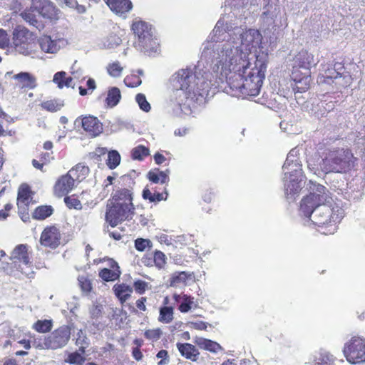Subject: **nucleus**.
Returning <instances> with one entry per match:
<instances>
[{
    "mask_svg": "<svg viewBox=\"0 0 365 365\" xmlns=\"http://www.w3.org/2000/svg\"><path fill=\"white\" fill-rule=\"evenodd\" d=\"M78 284L83 292H88L91 289V284L87 277L81 275L78 277Z\"/></svg>",
    "mask_w": 365,
    "mask_h": 365,
    "instance_id": "obj_46",
    "label": "nucleus"
},
{
    "mask_svg": "<svg viewBox=\"0 0 365 365\" xmlns=\"http://www.w3.org/2000/svg\"><path fill=\"white\" fill-rule=\"evenodd\" d=\"M190 324V327L198 330H205L208 326V323L202 321L192 322Z\"/></svg>",
    "mask_w": 365,
    "mask_h": 365,
    "instance_id": "obj_56",
    "label": "nucleus"
},
{
    "mask_svg": "<svg viewBox=\"0 0 365 365\" xmlns=\"http://www.w3.org/2000/svg\"><path fill=\"white\" fill-rule=\"evenodd\" d=\"M83 130L91 137H96L103 131V125L93 116H85L81 119Z\"/></svg>",
    "mask_w": 365,
    "mask_h": 365,
    "instance_id": "obj_19",
    "label": "nucleus"
},
{
    "mask_svg": "<svg viewBox=\"0 0 365 365\" xmlns=\"http://www.w3.org/2000/svg\"><path fill=\"white\" fill-rule=\"evenodd\" d=\"M113 290L116 297L119 299L121 303H123L130 297L133 288L129 285L121 284H115L113 287Z\"/></svg>",
    "mask_w": 365,
    "mask_h": 365,
    "instance_id": "obj_28",
    "label": "nucleus"
},
{
    "mask_svg": "<svg viewBox=\"0 0 365 365\" xmlns=\"http://www.w3.org/2000/svg\"><path fill=\"white\" fill-rule=\"evenodd\" d=\"M106 214V222L112 227H115L125 220H130L134 215V207L128 205H114L108 203Z\"/></svg>",
    "mask_w": 365,
    "mask_h": 365,
    "instance_id": "obj_10",
    "label": "nucleus"
},
{
    "mask_svg": "<svg viewBox=\"0 0 365 365\" xmlns=\"http://www.w3.org/2000/svg\"><path fill=\"white\" fill-rule=\"evenodd\" d=\"M108 203L114 205L118 203L134 207L133 204V192L127 188H118L113 192L111 198L108 200Z\"/></svg>",
    "mask_w": 365,
    "mask_h": 365,
    "instance_id": "obj_17",
    "label": "nucleus"
},
{
    "mask_svg": "<svg viewBox=\"0 0 365 365\" xmlns=\"http://www.w3.org/2000/svg\"><path fill=\"white\" fill-rule=\"evenodd\" d=\"M298 155L299 150L297 148L292 149L282 166L284 193L287 198L290 200L295 199L304 183L305 177L302 174V164Z\"/></svg>",
    "mask_w": 365,
    "mask_h": 365,
    "instance_id": "obj_4",
    "label": "nucleus"
},
{
    "mask_svg": "<svg viewBox=\"0 0 365 365\" xmlns=\"http://www.w3.org/2000/svg\"><path fill=\"white\" fill-rule=\"evenodd\" d=\"M120 162V155L116 150H111L108 153L107 165L110 169L115 168Z\"/></svg>",
    "mask_w": 365,
    "mask_h": 365,
    "instance_id": "obj_39",
    "label": "nucleus"
},
{
    "mask_svg": "<svg viewBox=\"0 0 365 365\" xmlns=\"http://www.w3.org/2000/svg\"><path fill=\"white\" fill-rule=\"evenodd\" d=\"M132 30L136 36L135 48L148 56L160 51V43L155 29L150 24L141 20L135 21Z\"/></svg>",
    "mask_w": 365,
    "mask_h": 365,
    "instance_id": "obj_6",
    "label": "nucleus"
},
{
    "mask_svg": "<svg viewBox=\"0 0 365 365\" xmlns=\"http://www.w3.org/2000/svg\"><path fill=\"white\" fill-rule=\"evenodd\" d=\"M61 235L56 226L46 227L42 232L40 237L41 245L56 249L61 244Z\"/></svg>",
    "mask_w": 365,
    "mask_h": 365,
    "instance_id": "obj_13",
    "label": "nucleus"
},
{
    "mask_svg": "<svg viewBox=\"0 0 365 365\" xmlns=\"http://www.w3.org/2000/svg\"><path fill=\"white\" fill-rule=\"evenodd\" d=\"M76 344L79 346V351L85 353L86 347L89 344V340L86 331L83 329L78 330L75 335Z\"/></svg>",
    "mask_w": 365,
    "mask_h": 365,
    "instance_id": "obj_32",
    "label": "nucleus"
},
{
    "mask_svg": "<svg viewBox=\"0 0 365 365\" xmlns=\"http://www.w3.org/2000/svg\"><path fill=\"white\" fill-rule=\"evenodd\" d=\"M346 360L353 364L365 361V343L359 337H352L344 344L343 349Z\"/></svg>",
    "mask_w": 365,
    "mask_h": 365,
    "instance_id": "obj_11",
    "label": "nucleus"
},
{
    "mask_svg": "<svg viewBox=\"0 0 365 365\" xmlns=\"http://www.w3.org/2000/svg\"><path fill=\"white\" fill-rule=\"evenodd\" d=\"M161 334L160 329H155L145 331L144 335L148 339L156 341L160 338Z\"/></svg>",
    "mask_w": 365,
    "mask_h": 365,
    "instance_id": "obj_45",
    "label": "nucleus"
},
{
    "mask_svg": "<svg viewBox=\"0 0 365 365\" xmlns=\"http://www.w3.org/2000/svg\"><path fill=\"white\" fill-rule=\"evenodd\" d=\"M165 158L162 154L157 153L154 155V160L156 164L160 165L165 161Z\"/></svg>",
    "mask_w": 365,
    "mask_h": 365,
    "instance_id": "obj_63",
    "label": "nucleus"
},
{
    "mask_svg": "<svg viewBox=\"0 0 365 365\" xmlns=\"http://www.w3.org/2000/svg\"><path fill=\"white\" fill-rule=\"evenodd\" d=\"M14 78L19 81L21 88H34L36 86V78L29 73L21 72L16 74Z\"/></svg>",
    "mask_w": 365,
    "mask_h": 365,
    "instance_id": "obj_27",
    "label": "nucleus"
},
{
    "mask_svg": "<svg viewBox=\"0 0 365 365\" xmlns=\"http://www.w3.org/2000/svg\"><path fill=\"white\" fill-rule=\"evenodd\" d=\"M188 274L185 272H181L178 274H173L172 277L170 285L174 287L177 286L178 284L181 282H185V281L187 279Z\"/></svg>",
    "mask_w": 365,
    "mask_h": 365,
    "instance_id": "obj_44",
    "label": "nucleus"
},
{
    "mask_svg": "<svg viewBox=\"0 0 365 365\" xmlns=\"http://www.w3.org/2000/svg\"><path fill=\"white\" fill-rule=\"evenodd\" d=\"M151 247L152 242L148 239L138 238L135 240V247L140 252H143Z\"/></svg>",
    "mask_w": 365,
    "mask_h": 365,
    "instance_id": "obj_43",
    "label": "nucleus"
},
{
    "mask_svg": "<svg viewBox=\"0 0 365 365\" xmlns=\"http://www.w3.org/2000/svg\"><path fill=\"white\" fill-rule=\"evenodd\" d=\"M157 358L160 359V361H158V365H166L169 363V356L168 353L166 350L162 349L156 355Z\"/></svg>",
    "mask_w": 365,
    "mask_h": 365,
    "instance_id": "obj_52",
    "label": "nucleus"
},
{
    "mask_svg": "<svg viewBox=\"0 0 365 365\" xmlns=\"http://www.w3.org/2000/svg\"><path fill=\"white\" fill-rule=\"evenodd\" d=\"M66 74V72L60 71L57 72L53 76V82L58 85L59 88L64 87Z\"/></svg>",
    "mask_w": 365,
    "mask_h": 365,
    "instance_id": "obj_51",
    "label": "nucleus"
},
{
    "mask_svg": "<svg viewBox=\"0 0 365 365\" xmlns=\"http://www.w3.org/2000/svg\"><path fill=\"white\" fill-rule=\"evenodd\" d=\"M131 155L134 160H141L149 155V150L145 146L138 145L132 150Z\"/></svg>",
    "mask_w": 365,
    "mask_h": 365,
    "instance_id": "obj_41",
    "label": "nucleus"
},
{
    "mask_svg": "<svg viewBox=\"0 0 365 365\" xmlns=\"http://www.w3.org/2000/svg\"><path fill=\"white\" fill-rule=\"evenodd\" d=\"M65 41L62 38L53 39L50 36H43L38 39V44L41 50L48 53H56Z\"/></svg>",
    "mask_w": 365,
    "mask_h": 365,
    "instance_id": "obj_18",
    "label": "nucleus"
},
{
    "mask_svg": "<svg viewBox=\"0 0 365 365\" xmlns=\"http://www.w3.org/2000/svg\"><path fill=\"white\" fill-rule=\"evenodd\" d=\"M106 3L111 11L119 15L128 12L133 6L130 0H106Z\"/></svg>",
    "mask_w": 365,
    "mask_h": 365,
    "instance_id": "obj_21",
    "label": "nucleus"
},
{
    "mask_svg": "<svg viewBox=\"0 0 365 365\" xmlns=\"http://www.w3.org/2000/svg\"><path fill=\"white\" fill-rule=\"evenodd\" d=\"M53 209L50 205H42L36 207L33 212V217L36 220H44L53 213Z\"/></svg>",
    "mask_w": 365,
    "mask_h": 365,
    "instance_id": "obj_31",
    "label": "nucleus"
},
{
    "mask_svg": "<svg viewBox=\"0 0 365 365\" xmlns=\"http://www.w3.org/2000/svg\"><path fill=\"white\" fill-rule=\"evenodd\" d=\"M53 322L51 320H38L33 324V329L39 333H46L52 329Z\"/></svg>",
    "mask_w": 365,
    "mask_h": 365,
    "instance_id": "obj_34",
    "label": "nucleus"
},
{
    "mask_svg": "<svg viewBox=\"0 0 365 365\" xmlns=\"http://www.w3.org/2000/svg\"><path fill=\"white\" fill-rule=\"evenodd\" d=\"M173 319V309L170 307H163L160 309L159 321L163 323H170Z\"/></svg>",
    "mask_w": 365,
    "mask_h": 365,
    "instance_id": "obj_36",
    "label": "nucleus"
},
{
    "mask_svg": "<svg viewBox=\"0 0 365 365\" xmlns=\"http://www.w3.org/2000/svg\"><path fill=\"white\" fill-rule=\"evenodd\" d=\"M31 9H34L39 16L52 19L56 16V9L48 0H31Z\"/></svg>",
    "mask_w": 365,
    "mask_h": 365,
    "instance_id": "obj_15",
    "label": "nucleus"
},
{
    "mask_svg": "<svg viewBox=\"0 0 365 365\" xmlns=\"http://www.w3.org/2000/svg\"><path fill=\"white\" fill-rule=\"evenodd\" d=\"M257 0H226L225 6H229L231 8L234 7L235 9H238L240 6H247L248 5H255Z\"/></svg>",
    "mask_w": 365,
    "mask_h": 365,
    "instance_id": "obj_40",
    "label": "nucleus"
},
{
    "mask_svg": "<svg viewBox=\"0 0 365 365\" xmlns=\"http://www.w3.org/2000/svg\"><path fill=\"white\" fill-rule=\"evenodd\" d=\"M158 240L160 243H164L167 246H174V242H175L171 237L165 234L160 235L158 237Z\"/></svg>",
    "mask_w": 365,
    "mask_h": 365,
    "instance_id": "obj_55",
    "label": "nucleus"
},
{
    "mask_svg": "<svg viewBox=\"0 0 365 365\" xmlns=\"http://www.w3.org/2000/svg\"><path fill=\"white\" fill-rule=\"evenodd\" d=\"M110 267L112 269L105 268L103 269L99 273V276L103 280L107 282L115 280L120 277V274L119 267L115 261L111 262Z\"/></svg>",
    "mask_w": 365,
    "mask_h": 365,
    "instance_id": "obj_24",
    "label": "nucleus"
},
{
    "mask_svg": "<svg viewBox=\"0 0 365 365\" xmlns=\"http://www.w3.org/2000/svg\"><path fill=\"white\" fill-rule=\"evenodd\" d=\"M169 170L160 171L159 169L150 170L148 173V178L153 183L167 184L169 182Z\"/></svg>",
    "mask_w": 365,
    "mask_h": 365,
    "instance_id": "obj_26",
    "label": "nucleus"
},
{
    "mask_svg": "<svg viewBox=\"0 0 365 365\" xmlns=\"http://www.w3.org/2000/svg\"><path fill=\"white\" fill-rule=\"evenodd\" d=\"M314 365H331L330 360L327 356H320L319 358H317L315 360Z\"/></svg>",
    "mask_w": 365,
    "mask_h": 365,
    "instance_id": "obj_59",
    "label": "nucleus"
},
{
    "mask_svg": "<svg viewBox=\"0 0 365 365\" xmlns=\"http://www.w3.org/2000/svg\"><path fill=\"white\" fill-rule=\"evenodd\" d=\"M176 346L181 356L192 361H196L200 355L198 349L189 343H177Z\"/></svg>",
    "mask_w": 365,
    "mask_h": 365,
    "instance_id": "obj_20",
    "label": "nucleus"
},
{
    "mask_svg": "<svg viewBox=\"0 0 365 365\" xmlns=\"http://www.w3.org/2000/svg\"><path fill=\"white\" fill-rule=\"evenodd\" d=\"M318 63L312 53L307 51H299L294 58L291 78L294 82L293 90L303 93L309 88L311 78L310 68Z\"/></svg>",
    "mask_w": 365,
    "mask_h": 365,
    "instance_id": "obj_5",
    "label": "nucleus"
},
{
    "mask_svg": "<svg viewBox=\"0 0 365 365\" xmlns=\"http://www.w3.org/2000/svg\"><path fill=\"white\" fill-rule=\"evenodd\" d=\"M51 155L52 153H42L41 155V161L43 162L44 164L49 163L53 159Z\"/></svg>",
    "mask_w": 365,
    "mask_h": 365,
    "instance_id": "obj_62",
    "label": "nucleus"
},
{
    "mask_svg": "<svg viewBox=\"0 0 365 365\" xmlns=\"http://www.w3.org/2000/svg\"><path fill=\"white\" fill-rule=\"evenodd\" d=\"M343 70L344 66L341 63H335L333 67L329 65L324 69V73L318 76L317 82L327 84L335 83L336 86H344L346 82H344L346 77L342 75Z\"/></svg>",
    "mask_w": 365,
    "mask_h": 365,
    "instance_id": "obj_12",
    "label": "nucleus"
},
{
    "mask_svg": "<svg viewBox=\"0 0 365 365\" xmlns=\"http://www.w3.org/2000/svg\"><path fill=\"white\" fill-rule=\"evenodd\" d=\"M263 9L262 18L265 24L270 26L279 20L281 25H282L279 0H269Z\"/></svg>",
    "mask_w": 365,
    "mask_h": 365,
    "instance_id": "obj_14",
    "label": "nucleus"
},
{
    "mask_svg": "<svg viewBox=\"0 0 365 365\" xmlns=\"http://www.w3.org/2000/svg\"><path fill=\"white\" fill-rule=\"evenodd\" d=\"M21 16L23 19L27 22H29L30 24L34 26H37L36 24L38 21V19L39 17V15H38V14L34 9H31V7L30 9L24 11L21 14Z\"/></svg>",
    "mask_w": 365,
    "mask_h": 365,
    "instance_id": "obj_37",
    "label": "nucleus"
},
{
    "mask_svg": "<svg viewBox=\"0 0 365 365\" xmlns=\"http://www.w3.org/2000/svg\"><path fill=\"white\" fill-rule=\"evenodd\" d=\"M151 190H154V192H153V195H154L153 198L155 200L154 202H160L161 200H165L167 199L168 194L165 189V197L163 195H164L163 193H160V192H156V190L153 187H151Z\"/></svg>",
    "mask_w": 365,
    "mask_h": 365,
    "instance_id": "obj_58",
    "label": "nucleus"
},
{
    "mask_svg": "<svg viewBox=\"0 0 365 365\" xmlns=\"http://www.w3.org/2000/svg\"><path fill=\"white\" fill-rule=\"evenodd\" d=\"M71 327L63 325L44 337L43 342L39 345L43 349H58L64 347L71 338Z\"/></svg>",
    "mask_w": 365,
    "mask_h": 365,
    "instance_id": "obj_9",
    "label": "nucleus"
},
{
    "mask_svg": "<svg viewBox=\"0 0 365 365\" xmlns=\"http://www.w3.org/2000/svg\"><path fill=\"white\" fill-rule=\"evenodd\" d=\"M9 260L11 262L6 263V267H3L5 271L9 274L14 270L24 272L23 266L29 267L31 264L29 246L24 244L16 245L10 254Z\"/></svg>",
    "mask_w": 365,
    "mask_h": 365,
    "instance_id": "obj_8",
    "label": "nucleus"
},
{
    "mask_svg": "<svg viewBox=\"0 0 365 365\" xmlns=\"http://www.w3.org/2000/svg\"><path fill=\"white\" fill-rule=\"evenodd\" d=\"M41 106L48 111L56 112L63 106V103L60 100H51L42 103Z\"/></svg>",
    "mask_w": 365,
    "mask_h": 365,
    "instance_id": "obj_38",
    "label": "nucleus"
},
{
    "mask_svg": "<svg viewBox=\"0 0 365 365\" xmlns=\"http://www.w3.org/2000/svg\"><path fill=\"white\" fill-rule=\"evenodd\" d=\"M10 43L9 36L6 31L0 29V48H6Z\"/></svg>",
    "mask_w": 365,
    "mask_h": 365,
    "instance_id": "obj_50",
    "label": "nucleus"
},
{
    "mask_svg": "<svg viewBox=\"0 0 365 365\" xmlns=\"http://www.w3.org/2000/svg\"><path fill=\"white\" fill-rule=\"evenodd\" d=\"M135 101L138 103L140 108L145 111L148 112L150 111L151 107L150 103L148 102L145 96L143 93H138L135 96Z\"/></svg>",
    "mask_w": 365,
    "mask_h": 365,
    "instance_id": "obj_42",
    "label": "nucleus"
},
{
    "mask_svg": "<svg viewBox=\"0 0 365 365\" xmlns=\"http://www.w3.org/2000/svg\"><path fill=\"white\" fill-rule=\"evenodd\" d=\"M175 302L179 303V310L182 313L189 312L191 308L197 305L195 304L194 298L187 294H178L175 293L173 296Z\"/></svg>",
    "mask_w": 365,
    "mask_h": 365,
    "instance_id": "obj_22",
    "label": "nucleus"
},
{
    "mask_svg": "<svg viewBox=\"0 0 365 365\" xmlns=\"http://www.w3.org/2000/svg\"><path fill=\"white\" fill-rule=\"evenodd\" d=\"M12 35V46L16 52L32 58L37 56V44L27 29L18 26L14 29Z\"/></svg>",
    "mask_w": 365,
    "mask_h": 365,
    "instance_id": "obj_7",
    "label": "nucleus"
},
{
    "mask_svg": "<svg viewBox=\"0 0 365 365\" xmlns=\"http://www.w3.org/2000/svg\"><path fill=\"white\" fill-rule=\"evenodd\" d=\"M133 356L137 361H140L143 358V354L138 348L135 347L133 349Z\"/></svg>",
    "mask_w": 365,
    "mask_h": 365,
    "instance_id": "obj_64",
    "label": "nucleus"
},
{
    "mask_svg": "<svg viewBox=\"0 0 365 365\" xmlns=\"http://www.w3.org/2000/svg\"><path fill=\"white\" fill-rule=\"evenodd\" d=\"M326 187L315 185V191L304 197L300 203L299 211L306 220L305 224L321 227L324 235H332L336 231V224L344 217L343 209L328 196Z\"/></svg>",
    "mask_w": 365,
    "mask_h": 365,
    "instance_id": "obj_2",
    "label": "nucleus"
},
{
    "mask_svg": "<svg viewBox=\"0 0 365 365\" xmlns=\"http://www.w3.org/2000/svg\"><path fill=\"white\" fill-rule=\"evenodd\" d=\"M152 190H153L145 187V188H144V190L143 191V197L145 200H148L150 202H155V200L153 198L154 195H153V192H152Z\"/></svg>",
    "mask_w": 365,
    "mask_h": 365,
    "instance_id": "obj_57",
    "label": "nucleus"
},
{
    "mask_svg": "<svg viewBox=\"0 0 365 365\" xmlns=\"http://www.w3.org/2000/svg\"><path fill=\"white\" fill-rule=\"evenodd\" d=\"M64 202L69 208H81V203L80 200L73 197H66L64 198Z\"/></svg>",
    "mask_w": 365,
    "mask_h": 365,
    "instance_id": "obj_49",
    "label": "nucleus"
},
{
    "mask_svg": "<svg viewBox=\"0 0 365 365\" xmlns=\"http://www.w3.org/2000/svg\"><path fill=\"white\" fill-rule=\"evenodd\" d=\"M31 200V190L28 185H22L19 189L18 197H17V205L18 208L26 209L28 207Z\"/></svg>",
    "mask_w": 365,
    "mask_h": 365,
    "instance_id": "obj_23",
    "label": "nucleus"
},
{
    "mask_svg": "<svg viewBox=\"0 0 365 365\" xmlns=\"http://www.w3.org/2000/svg\"><path fill=\"white\" fill-rule=\"evenodd\" d=\"M195 343L200 349L209 351L212 353H217L222 349L221 346L218 343L202 337H197L195 339Z\"/></svg>",
    "mask_w": 365,
    "mask_h": 365,
    "instance_id": "obj_25",
    "label": "nucleus"
},
{
    "mask_svg": "<svg viewBox=\"0 0 365 365\" xmlns=\"http://www.w3.org/2000/svg\"><path fill=\"white\" fill-rule=\"evenodd\" d=\"M148 287V283L142 281V280H138L134 282V288L135 291L139 294H143Z\"/></svg>",
    "mask_w": 365,
    "mask_h": 365,
    "instance_id": "obj_54",
    "label": "nucleus"
},
{
    "mask_svg": "<svg viewBox=\"0 0 365 365\" xmlns=\"http://www.w3.org/2000/svg\"><path fill=\"white\" fill-rule=\"evenodd\" d=\"M153 259L155 265L158 268L163 267L166 262V257L164 253L160 251H156L155 252Z\"/></svg>",
    "mask_w": 365,
    "mask_h": 365,
    "instance_id": "obj_47",
    "label": "nucleus"
},
{
    "mask_svg": "<svg viewBox=\"0 0 365 365\" xmlns=\"http://www.w3.org/2000/svg\"><path fill=\"white\" fill-rule=\"evenodd\" d=\"M28 207H26V209H19V213L24 222H27L29 220V215L27 212Z\"/></svg>",
    "mask_w": 365,
    "mask_h": 365,
    "instance_id": "obj_61",
    "label": "nucleus"
},
{
    "mask_svg": "<svg viewBox=\"0 0 365 365\" xmlns=\"http://www.w3.org/2000/svg\"><path fill=\"white\" fill-rule=\"evenodd\" d=\"M76 180L70 173L61 176L56 182L54 192L58 197H62L71 192L75 185Z\"/></svg>",
    "mask_w": 365,
    "mask_h": 365,
    "instance_id": "obj_16",
    "label": "nucleus"
},
{
    "mask_svg": "<svg viewBox=\"0 0 365 365\" xmlns=\"http://www.w3.org/2000/svg\"><path fill=\"white\" fill-rule=\"evenodd\" d=\"M353 155L344 149L328 150L317 164L314 160H308V168L317 175L329 173H346L351 167Z\"/></svg>",
    "mask_w": 365,
    "mask_h": 365,
    "instance_id": "obj_3",
    "label": "nucleus"
},
{
    "mask_svg": "<svg viewBox=\"0 0 365 365\" xmlns=\"http://www.w3.org/2000/svg\"><path fill=\"white\" fill-rule=\"evenodd\" d=\"M121 98V93L119 88L112 87L108 91L106 102L108 106L113 108L115 106Z\"/></svg>",
    "mask_w": 365,
    "mask_h": 365,
    "instance_id": "obj_30",
    "label": "nucleus"
},
{
    "mask_svg": "<svg viewBox=\"0 0 365 365\" xmlns=\"http://www.w3.org/2000/svg\"><path fill=\"white\" fill-rule=\"evenodd\" d=\"M263 37L254 29L233 26L220 19L201 47L193 69L182 68L171 79L168 103L176 113L185 114L195 103H203L210 90L220 88L237 97L259 95L268 64L262 49Z\"/></svg>",
    "mask_w": 365,
    "mask_h": 365,
    "instance_id": "obj_1",
    "label": "nucleus"
},
{
    "mask_svg": "<svg viewBox=\"0 0 365 365\" xmlns=\"http://www.w3.org/2000/svg\"><path fill=\"white\" fill-rule=\"evenodd\" d=\"M145 297H141L138 299L135 303L137 308L143 312L146 311V306L145 304Z\"/></svg>",
    "mask_w": 365,
    "mask_h": 365,
    "instance_id": "obj_60",
    "label": "nucleus"
},
{
    "mask_svg": "<svg viewBox=\"0 0 365 365\" xmlns=\"http://www.w3.org/2000/svg\"><path fill=\"white\" fill-rule=\"evenodd\" d=\"M70 175L74 178L76 181L81 182L84 180L89 173V168L82 164H78L69 171Z\"/></svg>",
    "mask_w": 365,
    "mask_h": 365,
    "instance_id": "obj_29",
    "label": "nucleus"
},
{
    "mask_svg": "<svg viewBox=\"0 0 365 365\" xmlns=\"http://www.w3.org/2000/svg\"><path fill=\"white\" fill-rule=\"evenodd\" d=\"M83 354L79 351L70 353L67 359H65V362L75 365H83L86 361L85 357L83 356Z\"/></svg>",
    "mask_w": 365,
    "mask_h": 365,
    "instance_id": "obj_35",
    "label": "nucleus"
},
{
    "mask_svg": "<svg viewBox=\"0 0 365 365\" xmlns=\"http://www.w3.org/2000/svg\"><path fill=\"white\" fill-rule=\"evenodd\" d=\"M124 68L119 61L109 63L106 66V71L109 76L113 78L121 76Z\"/></svg>",
    "mask_w": 365,
    "mask_h": 365,
    "instance_id": "obj_33",
    "label": "nucleus"
},
{
    "mask_svg": "<svg viewBox=\"0 0 365 365\" xmlns=\"http://www.w3.org/2000/svg\"><path fill=\"white\" fill-rule=\"evenodd\" d=\"M103 311V305L98 302H94L90 308V314L92 318H98Z\"/></svg>",
    "mask_w": 365,
    "mask_h": 365,
    "instance_id": "obj_48",
    "label": "nucleus"
},
{
    "mask_svg": "<svg viewBox=\"0 0 365 365\" xmlns=\"http://www.w3.org/2000/svg\"><path fill=\"white\" fill-rule=\"evenodd\" d=\"M120 38L115 36H110L106 42L104 43V46L107 48H113L117 46L120 43Z\"/></svg>",
    "mask_w": 365,
    "mask_h": 365,
    "instance_id": "obj_53",
    "label": "nucleus"
}]
</instances>
